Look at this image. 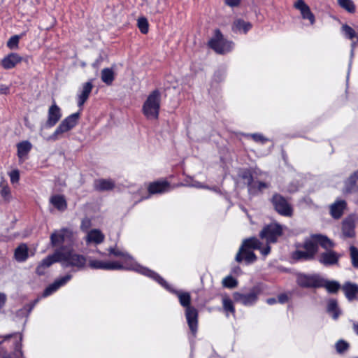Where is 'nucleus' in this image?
<instances>
[{"label":"nucleus","instance_id":"obj_1","mask_svg":"<svg viewBox=\"0 0 358 358\" xmlns=\"http://www.w3.org/2000/svg\"><path fill=\"white\" fill-rule=\"evenodd\" d=\"M135 268L138 271V273L155 280L166 289L175 294L178 297L180 304L185 308V317L188 327L193 336H195L198 330V311L194 307L190 306V294L173 289L158 273L146 267L138 266Z\"/></svg>","mask_w":358,"mask_h":358},{"label":"nucleus","instance_id":"obj_2","mask_svg":"<svg viewBox=\"0 0 358 358\" xmlns=\"http://www.w3.org/2000/svg\"><path fill=\"white\" fill-rule=\"evenodd\" d=\"M54 252L57 263H60L63 268L72 267L80 271L86 266L87 258L75 252L71 245H62Z\"/></svg>","mask_w":358,"mask_h":358},{"label":"nucleus","instance_id":"obj_3","mask_svg":"<svg viewBox=\"0 0 358 358\" xmlns=\"http://www.w3.org/2000/svg\"><path fill=\"white\" fill-rule=\"evenodd\" d=\"M22 335L17 333L8 334L0 341V357L21 358L22 357Z\"/></svg>","mask_w":358,"mask_h":358},{"label":"nucleus","instance_id":"obj_4","mask_svg":"<svg viewBox=\"0 0 358 358\" xmlns=\"http://www.w3.org/2000/svg\"><path fill=\"white\" fill-rule=\"evenodd\" d=\"M261 242L255 237L245 239L236 255L235 260L241 263L244 262L249 265L257 261V256L253 250L260 248Z\"/></svg>","mask_w":358,"mask_h":358},{"label":"nucleus","instance_id":"obj_5","mask_svg":"<svg viewBox=\"0 0 358 358\" xmlns=\"http://www.w3.org/2000/svg\"><path fill=\"white\" fill-rule=\"evenodd\" d=\"M161 93L155 90L150 93L142 106V113L148 120H157L159 115Z\"/></svg>","mask_w":358,"mask_h":358},{"label":"nucleus","instance_id":"obj_6","mask_svg":"<svg viewBox=\"0 0 358 358\" xmlns=\"http://www.w3.org/2000/svg\"><path fill=\"white\" fill-rule=\"evenodd\" d=\"M208 45L218 54L229 52L234 48L232 41L224 38L219 29L215 31L214 36L209 41Z\"/></svg>","mask_w":358,"mask_h":358},{"label":"nucleus","instance_id":"obj_7","mask_svg":"<svg viewBox=\"0 0 358 358\" xmlns=\"http://www.w3.org/2000/svg\"><path fill=\"white\" fill-rule=\"evenodd\" d=\"M89 266L91 268L93 269H102V270H132L138 272V271L134 268L138 266H141L138 264H131L130 266H124L122 264H120L118 262H103L101 260H90L89 262Z\"/></svg>","mask_w":358,"mask_h":358},{"label":"nucleus","instance_id":"obj_8","mask_svg":"<svg viewBox=\"0 0 358 358\" xmlns=\"http://www.w3.org/2000/svg\"><path fill=\"white\" fill-rule=\"evenodd\" d=\"M50 244L52 247L62 246L63 244L73 243L74 241L73 231L69 228H62L52 232L50 237Z\"/></svg>","mask_w":358,"mask_h":358},{"label":"nucleus","instance_id":"obj_9","mask_svg":"<svg viewBox=\"0 0 358 358\" xmlns=\"http://www.w3.org/2000/svg\"><path fill=\"white\" fill-rule=\"evenodd\" d=\"M271 202L274 209L280 215L290 217L293 214V208L288 201L287 199L278 193H275L271 199Z\"/></svg>","mask_w":358,"mask_h":358},{"label":"nucleus","instance_id":"obj_10","mask_svg":"<svg viewBox=\"0 0 358 358\" xmlns=\"http://www.w3.org/2000/svg\"><path fill=\"white\" fill-rule=\"evenodd\" d=\"M324 282V280L318 274L298 273L296 275V283L303 288L322 287Z\"/></svg>","mask_w":358,"mask_h":358},{"label":"nucleus","instance_id":"obj_11","mask_svg":"<svg viewBox=\"0 0 358 358\" xmlns=\"http://www.w3.org/2000/svg\"><path fill=\"white\" fill-rule=\"evenodd\" d=\"M283 227L282 225L273 222L265 226L261 231L259 236L265 238L267 243H275L278 238L282 234Z\"/></svg>","mask_w":358,"mask_h":358},{"label":"nucleus","instance_id":"obj_12","mask_svg":"<svg viewBox=\"0 0 358 358\" xmlns=\"http://www.w3.org/2000/svg\"><path fill=\"white\" fill-rule=\"evenodd\" d=\"M259 294L260 289L257 287H253L248 294L234 292L233 297L236 302L245 306H252L257 303Z\"/></svg>","mask_w":358,"mask_h":358},{"label":"nucleus","instance_id":"obj_13","mask_svg":"<svg viewBox=\"0 0 358 358\" xmlns=\"http://www.w3.org/2000/svg\"><path fill=\"white\" fill-rule=\"evenodd\" d=\"M341 255L333 250H327L320 255L318 261L325 266L336 265Z\"/></svg>","mask_w":358,"mask_h":358},{"label":"nucleus","instance_id":"obj_14","mask_svg":"<svg viewBox=\"0 0 358 358\" xmlns=\"http://www.w3.org/2000/svg\"><path fill=\"white\" fill-rule=\"evenodd\" d=\"M62 115L60 108L54 102L48 109V120L45 127L51 128L54 127L61 119Z\"/></svg>","mask_w":358,"mask_h":358},{"label":"nucleus","instance_id":"obj_15","mask_svg":"<svg viewBox=\"0 0 358 358\" xmlns=\"http://www.w3.org/2000/svg\"><path fill=\"white\" fill-rule=\"evenodd\" d=\"M294 6L300 11L301 17L304 20H308L311 25L315 22L314 14L311 12L310 7L305 3L303 0H297Z\"/></svg>","mask_w":358,"mask_h":358},{"label":"nucleus","instance_id":"obj_16","mask_svg":"<svg viewBox=\"0 0 358 358\" xmlns=\"http://www.w3.org/2000/svg\"><path fill=\"white\" fill-rule=\"evenodd\" d=\"M92 88L93 84L92 80L86 82L83 85L82 89L78 92L77 94V104L78 107H83L84 103L88 99Z\"/></svg>","mask_w":358,"mask_h":358},{"label":"nucleus","instance_id":"obj_17","mask_svg":"<svg viewBox=\"0 0 358 358\" xmlns=\"http://www.w3.org/2000/svg\"><path fill=\"white\" fill-rule=\"evenodd\" d=\"M355 217L350 215L346 217L342 223V233L346 238H352L355 236Z\"/></svg>","mask_w":358,"mask_h":358},{"label":"nucleus","instance_id":"obj_18","mask_svg":"<svg viewBox=\"0 0 358 358\" xmlns=\"http://www.w3.org/2000/svg\"><path fill=\"white\" fill-rule=\"evenodd\" d=\"M22 60L17 53H10L6 56L1 62V64L4 69H10L14 68L17 64Z\"/></svg>","mask_w":358,"mask_h":358},{"label":"nucleus","instance_id":"obj_19","mask_svg":"<svg viewBox=\"0 0 358 358\" xmlns=\"http://www.w3.org/2000/svg\"><path fill=\"white\" fill-rule=\"evenodd\" d=\"M252 27V24L243 19H236L231 26L233 32L236 34H247Z\"/></svg>","mask_w":358,"mask_h":358},{"label":"nucleus","instance_id":"obj_20","mask_svg":"<svg viewBox=\"0 0 358 358\" xmlns=\"http://www.w3.org/2000/svg\"><path fill=\"white\" fill-rule=\"evenodd\" d=\"M170 188V183L168 181H156L150 184L148 192L150 194H162L169 192Z\"/></svg>","mask_w":358,"mask_h":358},{"label":"nucleus","instance_id":"obj_21","mask_svg":"<svg viewBox=\"0 0 358 358\" xmlns=\"http://www.w3.org/2000/svg\"><path fill=\"white\" fill-rule=\"evenodd\" d=\"M115 182L112 179L100 178L94 182V188L99 192L110 191L114 189Z\"/></svg>","mask_w":358,"mask_h":358},{"label":"nucleus","instance_id":"obj_22","mask_svg":"<svg viewBox=\"0 0 358 358\" xmlns=\"http://www.w3.org/2000/svg\"><path fill=\"white\" fill-rule=\"evenodd\" d=\"M54 263H57L55 252L52 255H49L37 266L36 273L38 275H43L45 273V269L50 267Z\"/></svg>","mask_w":358,"mask_h":358},{"label":"nucleus","instance_id":"obj_23","mask_svg":"<svg viewBox=\"0 0 358 358\" xmlns=\"http://www.w3.org/2000/svg\"><path fill=\"white\" fill-rule=\"evenodd\" d=\"M345 189L348 193L358 192V170L351 174L345 181Z\"/></svg>","mask_w":358,"mask_h":358},{"label":"nucleus","instance_id":"obj_24","mask_svg":"<svg viewBox=\"0 0 358 358\" xmlns=\"http://www.w3.org/2000/svg\"><path fill=\"white\" fill-rule=\"evenodd\" d=\"M346 207V202L344 200H337L330 206V214L334 219H339L343 213Z\"/></svg>","mask_w":358,"mask_h":358},{"label":"nucleus","instance_id":"obj_25","mask_svg":"<svg viewBox=\"0 0 358 358\" xmlns=\"http://www.w3.org/2000/svg\"><path fill=\"white\" fill-rule=\"evenodd\" d=\"M104 238V234L99 229H95L87 232L85 241L87 244L93 243L98 245L103 243Z\"/></svg>","mask_w":358,"mask_h":358},{"label":"nucleus","instance_id":"obj_26","mask_svg":"<svg viewBox=\"0 0 358 358\" xmlns=\"http://www.w3.org/2000/svg\"><path fill=\"white\" fill-rule=\"evenodd\" d=\"M346 298L349 301H353L358 296V285L350 282H345L342 287Z\"/></svg>","mask_w":358,"mask_h":358},{"label":"nucleus","instance_id":"obj_27","mask_svg":"<svg viewBox=\"0 0 358 358\" xmlns=\"http://www.w3.org/2000/svg\"><path fill=\"white\" fill-rule=\"evenodd\" d=\"M311 238L315 240L318 245L327 250H331L335 246L334 243L327 236L320 234H312Z\"/></svg>","mask_w":358,"mask_h":358},{"label":"nucleus","instance_id":"obj_28","mask_svg":"<svg viewBox=\"0 0 358 358\" xmlns=\"http://www.w3.org/2000/svg\"><path fill=\"white\" fill-rule=\"evenodd\" d=\"M31 148V143L28 141L20 142L17 145V157L21 163L27 159V156L30 152Z\"/></svg>","mask_w":358,"mask_h":358},{"label":"nucleus","instance_id":"obj_29","mask_svg":"<svg viewBox=\"0 0 358 358\" xmlns=\"http://www.w3.org/2000/svg\"><path fill=\"white\" fill-rule=\"evenodd\" d=\"M108 252L110 255H114L115 257H122L124 260V264H122L124 266L127 265L130 266L131 264H137L136 262L134 261L133 258L128 253L124 252L116 248H110L108 249Z\"/></svg>","mask_w":358,"mask_h":358},{"label":"nucleus","instance_id":"obj_30","mask_svg":"<svg viewBox=\"0 0 358 358\" xmlns=\"http://www.w3.org/2000/svg\"><path fill=\"white\" fill-rule=\"evenodd\" d=\"M50 203L58 210L63 212L67 208V202L64 195L55 194L50 198Z\"/></svg>","mask_w":358,"mask_h":358},{"label":"nucleus","instance_id":"obj_31","mask_svg":"<svg viewBox=\"0 0 358 358\" xmlns=\"http://www.w3.org/2000/svg\"><path fill=\"white\" fill-rule=\"evenodd\" d=\"M14 257L17 262H24L29 257V249L26 244H20L15 250L14 252Z\"/></svg>","mask_w":358,"mask_h":358},{"label":"nucleus","instance_id":"obj_32","mask_svg":"<svg viewBox=\"0 0 358 358\" xmlns=\"http://www.w3.org/2000/svg\"><path fill=\"white\" fill-rule=\"evenodd\" d=\"M270 185L268 182L254 180V182L250 186L248 192L250 194H257L259 192H262L265 189H268Z\"/></svg>","mask_w":358,"mask_h":358},{"label":"nucleus","instance_id":"obj_33","mask_svg":"<svg viewBox=\"0 0 358 358\" xmlns=\"http://www.w3.org/2000/svg\"><path fill=\"white\" fill-rule=\"evenodd\" d=\"M101 78L103 83L107 85H111L115 80V72L112 68H105L101 73Z\"/></svg>","mask_w":358,"mask_h":358},{"label":"nucleus","instance_id":"obj_34","mask_svg":"<svg viewBox=\"0 0 358 358\" xmlns=\"http://www.w3.org/2000/svg\"><path fill=\"white\" fill-rule=\"evenodd\" d=\"M303 248L313 257L318 251V245L316 241L311 237L304 242Z\"/></svg>","mask_w":358,"mask_h":358},{"label":"nucleus","instance_id":"obj_35","mask_svg":"<svg viewBox=\"0 0 358 358\" xmlns=\"http://www.w3.org/2000/svg\"><path fill=\"white\" fill-rule=\"evenodd\" d=\"M0 195L6 202H8L10 200V189L8 183L4 180H1L0 182Z\"/></svg>","mask_w":358,"mask_h":358},{"label":"nucleus","instance_id":"obj_36","mask_svg":"<svg viewBox=\"0 0 358 358\" xmlns=\"http://www.w3.org/2000/svg\"><path fill=\"white\" fill-rule=\"evenodd\" d=\"M79 117L80 113H75L64 118L62 122L71 130L77 124Z\"/></svg>","mask_w":358,"mask_h":358},{"label":"nucleus","instance_id":"obj_37","mask_svg":"<svg viewBox=\"0 0 358 358\" xmlns=\"http://www.w3.org/2000/svg\"><path fill=\"white\" fill-rule=\"evenodd\" d=\"M70 129L64 124V122H61L59 126L57 127L54 133L49 137V140L57 141L59 137L64 133L68 132Z\"/></svg>","mask_w":358,"mask_h":358},{"label":"nucleus","instance_id":"obj_38","mask_svg":"<svg viewBox=\"0 0 358 358\" xmlns=\"http://www.w3.org/2000/svg\"><path fill=\"white\" fill-rule=\"evenodd\" d=\"M327 312L332 315L334 319L336 320L340 314V311L338 308L337 301L334 299L329 301L327 304Z\"/></svg>","mask_w":358,"mask_h":358},{"label":"nucleus","instance_id":"obj_39","mask_svg":"<svg viewBox=\"0 0 358 358\" xmlns=\"http://www.w3.org/2000/svg\"><path fill=\"white\" fill-rule=\"evenodd\" d=\"M341 30L345 38L352 41L356 38L358 41V33H356V31L349 25L343 24L341 27Z\"/></svg>","mask_w":358,"mask_h":358},{"label":"nucleus","instance_id":"obj_40","mask_svg":"<svg viewBox=\"0 0 358 358\" xmlns=\"http://www.w3.org/2000/svg\"><path fill=\"white\" fill-rule=\"evenodd\" d=\"M322 287H325L328 292L331 294H334L338 291L341 285L336 281H329L324 280Z\"/></svg>","mask_w":358,"mask_h":358},{"label":"nucleus","instance_id":"obj_41","mask_svg":"<svg viewBox=\"0 0 358 358\" xmlns=\"http://www.w3.org/2000/svg\"><path fill=\"white\" fill-rule=\"evenodd\" d=\"M338 3L342 8L350 13L355 12V5L352 0H338Z\"/></svg>","mask_w":358,"mask_h":358},{"label":"nucleus","instance_id":"obj_42","mask_svg":"<svg viewBox=\"0 0 358 358\" xmlns=\"http://www.w3.org/2000/svg\"><path fill=\"white\" fill-rule=\"evenodd\" d=\"M292 257L296 260H311L314 258L306 250L295 251Z\"/></svg>","mask_w":358,"mask_h":358},{"label":"nucleus","instance_id":"obj_43","mask_svg":"<svg viewBox=\"0 0 358 358\" xmlns=\"http://www.w3.org/2000/svg\"><path fill=\"white\" fill-rule=\"evenodd\" d=\"M39 299H36L34 300L32 302H31L29 304L25 305L23 308L20 309L17 312V315L21 316L23 315L24 313H26V315L28 316L29 313L31 312L34 306L36 305V303L38 302Z\"/></svg>","mask_w":358,"mask_h":358},{"label":"nucleus","instance_id":"obj_44","mask_svg":"<svg viewBox=\"0 0 358 358\" xmlns=\"http://www.w3.org/2000/svg\"><path fill=\"white\" fill-rule=\"evenodd\" d=\"M223 309L227 313H235V308L232 301L229 297H224L222 299Z\"/></svg>","mask_w":358,"mask_h":358},{"label":"nucleus","instance_id":"obj_45","mask_svg":"<svg viewBox=\"0 0 358 358\" xmlns=\"http://www.w3.org/2000/svg\"><path fill=\"white\" fill-rule=\"evenodd\" d=\"M241 177L245 180L248 189H249L250 186H251L255 180L250 171L248 170L243 171L241 174Z\"/></svg>","mask_w":358,"mask_h":358},{"label":"nucleus","instance_id":"obj_46","mask_svg":"<svg viewBox=\"0 0 358 358\" xmlns=\"http://www.w3.org/2000/svg\"><path fill=\"white\" fill-rule=\"evenodd\" d=\"M20 39V36H19V35H14V36H11L7 41L8 48L11 50L17 49L18 48V43H19Z\"/></svg>","mask_w":358,"mask_h":358},{"label":"nucleus","instance_id":"obj_47","mask_svg":"<svg viewBox=\"0 0 358 358\" xmlns=\"http://www.w3.org/2000/svg\"><path fill=\"white\" fill-rule=\"evenodd\" d=\"M138 27L142 34H147L148 31V22L145 17H140L138 20Z\"/></svg>","mask_w":358,"mask_h":358},{"label":"nucleus","instance_id":"obj_48","mask_svg":"<svg viewBox=\"0 0 358 358\" xmlns=\"http://www.w3.org/2000/svg\"><path fill=\"white\" fill-rule=\"evenodd\" d=\"M237 284V280L230 275L227 276L222 280L223 286L227 288H234L236 287Z\"/></svg>","mask_w":358,"mask_h":358},{"label":"nucleus","instance_id":"obj_49","mask_svg":"<svg viewBox=\"0 0 358 358\" xmlns=\"http://www.w3.org/2000/svg\"><path fill=\"white\" fill-rule=\"evenodd\" d=\"M350 251L352 266L358 268V250L355 246H350Z\"/></svg>","mask_w":358,"mask_h":358},{"label":"nucleus","instance_id":"obj_50","mask_svg":"<svg viewBox=\"0 0 358 358\" xmlns=\"http://www.w3.org/2000/svg\"><path fill=\"white\" fill-rule=\"evenodd\" d=\"M348 348H349V344L343 340H339L336 343V349L337 352L339 354H342V353L345 352V351H347Z\"/></svg>","mask_w":358,"mask_h":358},{"label":"nucleus","instance_id":"obj_51","mask_svg":"<svg viewBox=\"0 0 358 358\" xmlns=\"http://www.w3.org/2000/svg\"><path fill=\"white\" fill-rule=\"evenodd\" d=\"M59 288V287H58V285H57V283L54 281L52 284H50L45 289L43 293V296L46 297L51 295L52 293L56 292Z\"/></svg>","mask_w":358,"mask_h":358},{"label":"nucleus","instance_id":"obj_52","mask_svg":"<svg viewBox=\"0 0 358 358\" xmlns=\"http://www.w3.org/2000/svg\"><path fill=\"white\" fill-rule=\"evenodd\" d=\"M59 288V287H58V285H57V283L54 281L52 284H50L45 289L43 293V296L46 297L51 295L52 293L56 292Z\"/></svg>","mask_w":358,"mask_h":358},{"label":"nucleus","instance_id":"obj_53","mask_svg":"<svg viewBox=\"0 0 358 358\" xmlns=\"http://www.w3.org/2000/svg\"><path fill=\"white\" fill-rule=\"evenodd\" d=\"M247 136L252 138L255 142L264 144L268 140L261 134H249Z\"/></svg>","mask_w":358,"mask_h":358},{"label":"nucleus","instance_id":"obj_54","mask_svg":"<svg viewBox=\"0 0 358 358\" xmlns=\"http://www.w3.org/2000/svg\"><path fill=\"white\" fill-rule=\"evenodd\" d=\"M72 278V275L70 274H67L60 278L56 279L55 282L57 283L59 287L64 286L66 285Z\"/></svg>","mask_w":358,"mask_h":358},{"label":"nucleus","instance_id":"obj_55","mask_svg":"<svg viewBox=\"0 0 358 358\" xmlns=\"http://www.w3.org/2000/svg\"><path fill=\"white\" fill-rule=\"evenodd\" d=\"M166 6V0H157V6L155 8L154 13H162Z\"/></svg>","mask_w":358,"mask_h":358},{"label":"nucleus","instance_id":"obj_56","mask_svg":"<svg viewBox=\"0 0 358 358\" xmlns=\"http://www.w3.org/2000/svg\"><path fill=\"white\" fill-rule=\"evenodd\" d=\"M9 176L13 184L17 182L20 180V172L17 169L13 170L9 173Z\"/></svg>","mask_w":358,"mask_h":358},{"label":"nucleus","instance_id":"obj_57","mask_svg":"<svg viewBox=\"0 0 358 358\" xmlns=\"http://www.w3.org/2000/svg\"><path fill=\"white\" fill-rule=\"evenodd\" d=\"M357 43H358L357 40V41H352V42L351 43L350 59V62H349V65H348L349 66H348V76H349V71L351 68L352 63V58L354 57L355 49L356 48Z\"/></svg>","mask_w":358,"mask_h":358},{"label":"nucleus","instance_id":"obj_58","mask_svg":"<svg viewBox=\"0 0 358 358\" xmlns=\"http://www.w3.org/2000/svg\"><path fill=\"white\" fill-rule=\"evenodd\" d=\"M91 226V220L88 218H85L81 222L80 228L83 231H87Z\"/></svg>","mask_w":358,"mask_h":358},{"label":"nucleus","instance_id":"obj_59","mask_svg":"<svg viewBox=\"0 0 358 358\" xmlns=\"http://www.w3.org/2000/svg\"><path fill=\"white\" fill-rule=\"evenodd\" d=\"M262 243H261L260 248H257V250H259L262 255H268L271 252V247L268 244L264 247H262Z\"/></svg>","mask_w":358,"mask_h":358},{"label":"nucleus","instance_id":"obj_60","mask_svg":"<svg viewBox=\"0 0 358 358\" xmlns=\"http://www.w3.org/2000/svg\"><path fill=\"white\" fill-rule=\"evenodd\" d=\"M224 3L229 7L234 8L240 5L241 0H224Z\"/></svg>","mask_w":358,"mask_h":358},{"label":"nucleus","instance_id":"obj_61","mask_svg":"<svg viewBox=\"0 0 358 358\" xmlns=\"http://www.w3.org/2000/svg\"><path fill=\"white\" fill-rule=\"evenodd\" d=\"M278 301L280 303H285L288 301V296L286 294H280L278 296Z\"/></svg>","mask_w":358,"mask_h":358},{"label":"nucleus","instance_id":"obj_62","mask_svg":"<svg viewBox=\"0 0 358 358\" xmlns=\"http://www.w3.org/2000/svg\"><path fill=\"white\" fill-rule=\"evenodd\" d=\"M10 92V88L8 86L5 85H0V94H8Z\"/></svg>","mask_w":358,"mask_h":358},{"label":"nucleus","instance_id":"obj_63","mask_svg":"<svg viewBox=\"0 0 358 358\" xmlns=\"http://www.w3.org/2000/svg\"><path fill=\"white\" fill-rule=\"evenodd\" d=\"M6 301V296L5 294L0 292V308H3Z\"/></svg>","mask_w":358,"mask_h":358},{"label":"nucleus","instance_id":"obj_64","mask_svg":"<svg viewBox=\"0 0 358 358\" xmlns=\"http://www.w3.org/2000/svg\"><path fill=\"white\" fill-rule=\"evenodd\" d=\"M266 302L269 305H273L277 302V299L275 298H269V299H267Z\"/></svg>","mask_w":358,"mask_h":358}]
</instances>
